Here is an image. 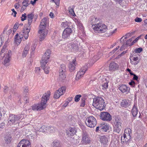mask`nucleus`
<instances>
[{
  "instance_id": "nucleus-1",
  "label": "nucleus",
  "mask_w": 147,
  "mask_h": 147,
  "mask_svg": "<svg viewBox=\"0 0 147 147\" xmlns=\"http://www.w3.org/2000/svg\"><path fill=\"white\" fill-rule=\"evenodd\" d=\"M89 23L92 25V27L96 33H104L107 28L105 24L100 23L99 19L94 16L90 17Z\"/></svg>"
},
{
  "instance_id": "nucleus-2",
  "label": "nucleus",
  "mask_w": 147,
  "mask_h": 147,
  "mask_svg": "<svg viewBox=\"0 0 147 147\" xmlns=\"http://www.w3.org/2000/svg\"><path fill=\"white\" fill-rule=\"evenodd\" d=\"M50 93L49 92H48L45 95H43L42 97L41 103L34 105L31 107L32 109L34 111H37L42 110L46 108L47 102L50 95Z\"/></svg>"
},
{
  "instance_id": "nucleus-3",
  "label": "nucleus",
  "mask_w": 147,
  "mask_h": 147,
  "mask_svg": "<svg viewBox=\"0 0 147 147\" xmlns=\"http://www.w3.org/2000/svg\"><path fill=\"white\" fill-rule=\"evenodd\" d=\"M48 22V19L46 18H44L41 21L38 31V33L40 34L39 38L40 41L43 40L47 34V30L46 28Z\"/></svg>"
},
{
  "instance_id": "nucleus-4",
  "label": "nucleus",
  "mask_w": 147,
  "mask_h": 147,
  "mask_svg": "<svg viewBox=\"0 0 147 147\" xmlns=\"http://www.w3.org/2000/svg\"><path fill=\"white\" fill-rule=\"evenodd\" d=\"M92 105L96 109L102 111L105 107L104 99L101 97L97 96L93 98Z\"/></svg>"
},
{
  "instance_id": "nucleus-5",
  "label": "nucleus",
  "mask_w": 147,
  "mask_h": 147,
  "mask_svg": "<svg viewBox=\"0 0 147 147\" xmlns=\"http://www.w3.org/2000/svg\"><path fill=\"white\" fill-rule=\"evenodd\" d=\"M114 126V127L113 131L119 134L122 128L121 120L117 117H115L113 120Z\"/></svg>"
},
{
  "instance_id": "nucleus-6",
  "label": "nucleus",
  "mask_w": 147,
  "mask_h": 147,
  "mask_svg": "<svg viewBox=\"0 0 147 147\" xmlns=\"http://www.w3.org/2000/svg\"><path fill=\"white\" fill-rule=\"evenodd\" d=\"M96 123V119L92 116L88 117L86 121V124L87 126L91 128L95 127Z\"/></svg>"
},
{
  "instance_id": "nucleus-7",
  "label": "nucleus",
  "mask_w": 147,
  "mask_h": 147,
  "mask_svg": "<svg viewBox=\"0 0 147 147\" xmlns=\"http://www.w3.org/2000/svg\"><path fill=\"white\" fill-rule=\"evenodd\" d=\"M22 115H10L9 118L8 123L10 124H15L18 122L20 119L23 117Z\"/></svg>"
},
{
  "instance_id": "nucleus-8",
  "label": "nucleus",
  "mask_w": 147,
  "mask_h": 147,
  "mask_svg": "<svg viewBox=\"0 0 147 147\" xmlns=\"http://www.w3.org/2000/svg\"><path fill=\"white\" fill-rule=\"evenodd\" d=\"M66 87L65 86H62L58 90H56L54 94V98H58L60 96L63 95L65 92Z\"/></svg>"
},
{
  "instance_id": "nucleus-9",
  "label": "nucleus",
  "mask_w": 147,
  "mask_h": 147,
  "mask_svg": "<svg viewBox=\"0 0 147 147\" xmlns=\"http://www.w3.org/2000/svg\"><path fill=\"white\" fill-rule=\"evenodd\" d=\"M81 142L83 144H87L90 143V140L87 132L84 131H82Z\"/></svg>"
},
{
  "instance_id": "nucleus-10",
  "label": "nucleus",
  "mask_w": 147,
  "mask_h": 147,
  "mask_svg": "<svg viewBox=\"0 0 147 147\" xmlns=\"http://www.w3.org/2000/svg\"><path fill=\"white\" fill-rule=\"evenodd\" d=\"M100 117L101 119L103 120L110 121L112 119L111 115L108 112H101L100 114Z\"/></svg>"
},
{
  "instance_id": "nucleus-11",
  "label": "nucleus",
  "mask_w": 147,
  "mask_h": 147,
  "mask_svg": "<svg viewBox=\"0 0 147 147\" xmlns=\"http://www.w3.org/2000/svg\"><path fill=\"white\" fill-rule=\"evenodd\" d=\"M72 32V30L70 28H67L63 32L62 37L63 38H67L70 36Z\"/></svg>"
},
{
  "instance_id": "nucleus-12",
  "label": "nucleus",
  "mask_w": 147,
  "mask_h": 147,
  "mask_svg": "<svg viewBox=\"0 0 147 147\" xmlns=\"http://www.w3.org/2000/svg\"><path fill=\"white\" fill-rule=\"evenodd\" d=\"M30 143L26 139L22 140L18 143L17 147H30Z\"/></svg>"
},
{
  "instance_id": "nucleus-13",
  "label": "nucleus",
  "mask_w": 147,
  "mask_h": 147,
  "mask_svg": "<svg viewBox=\"0 0 147 147\" xmlns=\"http://www.w3.org/2000/svg\"><path fill=\"white\" fill-rule=\"evenodd\" d=\"M87 69V67L86 65L82 67L80 69L79 71L77 73L76 76V79H79L83 76L84 74L85 71Z\"/></svg>"
},
{
  "instance_id": "nucleus-14",
  "label": "nucleus",
  "mask_w": 147,
  "mask_h": 147,
  "mask_svg": "<svg viewBox=\"0 0 147 147\" xmlns=\"http://www.w3.org/2000/svg\"><path fill=\"white\" fill-rule=\"evenodd\" d=\"M109 67L110 71H113L118 69L119 65L117 63L113 62L109 64Z\"/></svg>"
},
{
  "instance_id": "nucleus-15",
  "label": "nucleus",
  "mask_w": 147,
  "mask_h": 147,
  "mask_svg": "<svg viewBox=\"0 0 147 147\" xmlns=\"http://www.w3.org/2000/svg\"><path fill=\"white\" fill-rule=\"evenodd\" d=\"M100 141L102 144H107L109 141V137L107 136H101L99 137Z\"/></svg>"
},
{
  "instance_id": "nucleus-16",
  "label": "nucleus",
  "mask_w": 147,
  "mask_h": 147,
  "mask_svg": "<svg viewBox=\"0 0 147 147\" xmlns=\"http://www.w3.org/2000/svg\"><path fill=\"white\" fill-rule=\"evenodd\" d=\"M76 59H74L69 64V71L71 72L73 71L75 69V66L76 65Z\"/></svg>"
},
{
  "instance_id": "nucleus-17",
  "label": "nucleus",
  "mask_w": 147,
  "mask_h": 147,
  "mask_svg": "<svg viewBox=\"0 0 147 147\" xmlns=\"http://www.w3.org/2000/svg\"><path fill=\"white\" fill-rule=\"evenodd\" d=\"M100 131L101 132H104L107 131L109 130V125L107 124H102L100 125Z\"/></svg>"
},
{
  "instance_id": "nucleus-18",
  "label": "nucleus",
  "mask_w": 147,
  "mask_h": 147,
  "mask_svg": "<svg viewBox=\"0 0 147 147\" xmlns=\"http://www.w3.org/2000/svg\"><path fill=\"white\" fill-rule=\"evenodd\" d=\"M131 136L126 135L125 134H124L123 136H121V143L124 144L128 142L131 139Z\"/></svg>"
},
{
  "instance_id": "nucleus-19",
  "label": "nucleus",
  "mask_w": 147,
  "mask_h": 147,
  "mask_svg": "<svg viewBox=\"0 0 147 147\" xmlns=\"http://www.w3.org/2000/svg\"><path fill=\"white\" fill-rule=\"evenodd\" d=\"M127 38V37H125L124 36H123L120 39V41L121 42H124V43H125V45L126 46L127 45H129V46L131 45V42L132 40V38H131L128 40H127L126 42H125V41H126V39Z\"/></svg>"
},
{
  "instance_id": "nucleus-20",
  "label": "nucleus",
  "mask_w": 147,
  "mask_h": 147,
  "mask_svg": "<svg viewBox=\"0 0 147 147\" xmlns=\"http://www.w3.org/2000/svg\"><path fill=\"white\" fill-rule=\"evenodd\" d=\"M76 132V131L74 128H69V130L67 131V137H73L74 136V135L75 134Z\"/></svg>"
},
{
  "instance_id": "nucleus-21",
  "label": "nucleus",
  "mask_w": 147,
  "mask_h": 147,
  "mask_svg": "<svg viewBox=\"0 0 147 147\" xmlns=\"http://www.w3.org/2000/svg\"><path fill=\"white\" fill-rule=\"evenodd\" d=\"M119 89L122 93L128 92L129 90V87H128L125 85L123 84L120 86L119 87Z\"/></svg>"
},
{
  "instance_id": "nucleus-22",
  "label": "nucleus",
  "mask_w": 147,
  "mask_h": 147,
  "mask_svg": "<svg viewBox=\"0 0 147 147\" xmlns=\"http://www.w3.org/2000/svg\"><path fill=\"white\" fill-rule=\"evenodd\" d=\"M130 105V102L128 100H122L121 102V105L122 107H129Z\"/></svg>"
},
{
  "instance_id": "nucleus-23",
  "label": "nucleus",
  "mask_w": 147,
  "mask_h": 147,
  "mask_svg": "<svg viewBox=\"0 0 147 147\" xmlns=\"http://www.w3.org/2000/svg\"><path fill=\"white\" fill-rule=\"evenodd\" d=\"M67 139L73 144H76L78 142V140L76 136H74L73 137H67Z\"/></svg>"
},
{
  "instance_id": "nucleus-24",
  "label": "nucleus",
  "mask_w": 147,
  "mask_h": 147,
  "mask_svg": "<svg viewBox=\"0 0 147 147\" xmlns=\"http://www.w3.org/2000/svg\"><path fill=\"white\" fill-rule=\"evenodd\" d=\"M23 38V36L21 35L19 36L18 34H17L15 37V42L17 45H19L21 42Z\"/></svg>"
},
{
  "instance_id": "nucleus-25",
  "label": "nucleus",
  "mask_w": 147,
  "mask_h": 147,
  "mask_svg": "<svg viewBox=\"0 0 147 147\" xmlns=\"http://www.w3.org/2000/svg\"><path fill=\"white\" fill-rule=\"evenodd\" d=\"M137 107V104H135L133 106V108L132 109L131 113L133 116L134 117H136L138 113Z\"/></svg>"
},
{
  "instance_id": "nucleus-26",
  "label": "nucleus",
  "mask_w": 147,
  "mask_h": 147,
  "mask_svg": "<svg viewBox=\"0 0 147 147\" xmlns=\"http://www.w3.org/2000/svg\"><path fill=\"white\" fill-rule=\"evenodd\" d=\"M130 60L131 63L132 65H137L139 62L140 61L138 57H133L132 60Z\"/></svg>"
},
{
  "instance_id": "nucleus-27",
  "label": "nucleus",
  "mask_w": 147,
  "mask_h": 147,
  "mask_svg": "<svg viewBox=\"0 0 147 147\" xmlns=\"http://www.w3.org/2000/svg\"><path fill=\"white\" fill-rule=\"evenodd\" d=\"M29 49V46L27 45L24 48V50L22 54V57H25L28 53V51Z\"/></svg>"
},
{
  "instance_id": "nucleus-28",
  "label": "nucleus",
  "mask_w": 147,
  "mask_h": 147,
  "mask_svg": "<svg viewBox=\"0 0 147 147\" xmlns=\"http://www.w3.org/2000/svg\"><path fill=\"white\" fill-rule=\"evenodd\" d=\"M49 61V60L48 59L43 58V57H42V59L40 61L41 67L42 68H44L48 62Z\"/></svg>"
},
{
  "instance_id": "nucleus-29",
  "label": "nucleus",
  "mask_w": 147,
  "mask_h": 147,
  "mask_svg": "<svg viewBox=\"0 0 147 147\" xmlns=\"http://www.w3.org/2000/svg\"><path fill=\"white\" fill-rule=\"evenodd\" d=\"M50 127H47V126L42 125L39 128H37V130L40 132H45L47 131V129H49Z\"/></svg>"
},
{
  "instance_id": "nucleus-30",
  "label": "nucleus",
  "mask_w": 147,
  "mask_h": 147,
  "mask_svg": "<svg viewBox=\"0 0 147 147\" xmlns=\"http://www.w3.org/2000/svg\"><path fill=\"white\" fill-rule=\"evenodd\" d=\"M51 51L49 49L47 50L45 52V54L43 55L42 57L43 58L49 60L50 58V55L51 54Z\"/></svg>"
},
{
  "instance_id": "nucleus-31",
  "label": "nucleus",
  "mask_w": 147,
  "mask_h": 147,
  "mask_svg": "<svg viewBox=\"0 0 147 147\" xmlns=\"http://www.w3.org/2000/svg\"><path fill=\"white\" fill-rule=\"evenodd\" d=\"M53 147H62V144L58 140H55L53 142Z\"/></svg>"
},
{
  "instance_id": "nucleus-32",
  "label": "nucleus",
  "mask_w": 147,
  "mask_h": 147,
  "mask_svg": "<svg viewBox=\"0 0 147 147\" xmlns=\"http://www.w3.org/2000/svg\"><path fill=\"white\" fill-rule=\"evenodd\" d=\"M70 46H71V48L73 49L74 51H76L78 49V45L74 43H71L69 45V47H70Z\"/></svg>"
},
{
  "instance_id": "nucleus-33",
  "label": "nucleus",
  "mask_w": 147,
  "mask_h": 147,
  "mask_svg": "<svg viewBox=\"0 0 147 147\" xmlns=\"http://www.w3.org/2000/svg\"><path fill=\"white\" fill-rule=\"evenodd\" d=\"M65 73L66 72H59V78L60 80H63L65 78Z\"/></svg>"
},
{
  "instance_id": "nucleus-34",
  "label": "nucleus",
  "mask_w": 147,
  "mask_h": 147,
  "mask_svg": "<svg viewBox=\"0 0 147 147\" xmlns=\"http://www.w3.org/2000/svg\"><path fill=\"white\" fill-rule=\"evenodd\" d=\"M9 56H5V59L4 62V65L6 66H7L9 65Z\"/></svg>"
},
{
  "instance_id": "nucleus-35",
  "label": "nucleus",
  "mask_w": 147,
  "mask_h": 147,
  "mask_svg": "<svg viewBox=\"0 0 147 147\" xmlns=\"http://www.w3.org/2000/svg\"><path fill=\"white\" fill-rule=\"evenodd\" d=\"M68 11L69 14L73 16H75L76 15L74 11V8L71 7H69L68 8Z\"/></svg>"
},
{
  "instance_id": "nucleus-36",
  "label": "nucleus",
  "mask_w": 147,
  "mask_h": 147,
  "mask_svg": "<svg viewBox=\"0 0 147 147\" xmlns=\"http://www.w3.org/2000/svg\"><path fill=\"white\" fill-rule=\"evenodd\" d=\"M6 47V46H4V47L2 48L1 51V53L0 54V57H1V59H3V57H5V53L4 52L5 51Z\"/></svg>"
},
{
  "instance_id": "nucleus-37",
  "label": "nucleus",
  "mask_w": 147,
  "mask_h": 147,
  "mask_svg": "<svg viewBox=\"0 0 147 147\" xmlns=\"http://www.w3.org/2000/svg\"><path fill=\"white\" fill-rule=\"evenodd\" d=\"M66 67L65 65L64 64L61 65L60 68L59 72H66Z\"/></svg>"
},
{
  "instance_id": "nucleus-38",
  "label": "nucleus",
  "mask_w": 147,
  "mask_h": 147,
  "mask_svg": "<svg viewBox=\"0 0 147 147\" xmlns=\"http://www.w3.org/2000/svg\"><path fill=\"white\" fill-rule=\"evenodd\" d=\"M29 27V28H26V32L24 35V37L25 39H27L29 36V33L30 32V28Z\"/></svg>"
},
{
  "instance_id": "nucleus-39",
  "label": "nucleus",
  "mask_w": 147,
  "mask_h": 147,
  "mask_svg": "<svg viewBox=\"0 0 147 147\" xmlns=\"http://www.w3.org/2000/svg\"><path fill=\"white\" fill-rule=\"evenodd\" d=\"M131 133V130L129 128H127L125 129V134L126 135H128L129 136H131L130 134Z\"/></svg>"
},
{
  "instance_id": "nucleus-40",
  "label": "nucleus",
  "mask_w": 147,
  "mask_h": 147,
  "mask_svg": "<svg viewBox=\"0 0 147 147\" xmlns=\"http://www.w3.org/2000/svg\"><path fill=\"white\" fill-rule=\"evenodd\" d=\"M28 2V0H24L22 3L23 6L26 7L30 4Z\"/></svg>"
},
{
  "instance_id": "nucleus-41",
  "label": "nucleus",
  "mask_w": 147,
  "mask_h": 147,
  "mask_svg": "<svg viewBox=\"0 0 147 147\" xmlns=\"http://www.w3.org/2000/svg\"><path fill=\"white\" fill-rule=\"evenodd\" d=\"M72 97H69L67 99V100L63 104V106L64 107H66L68 105L69 103L72 100Z\"/></svg>"
},
{
  "instance_id": "nucleus-42",
  "label": "nucleus",
  "mask_w": 147,
  "mask_h": 147,
  "mask_svg": "<svg viewBox=\"0 0 147 147\" xmlns=\"http://www.w3.org/2000/svg\"><path fill=\"white\" fill-rule=\"evenodd\" d=\"M108 83L106 81L103 84H102V89L103 90H105L108 88Z\"/></svg>"
},
{
  "instance_id": "nucleus-43",
  "label": "nucleus",
  "mask_w": 147,
  "mask_h": 147,
  "mask_svg": "<svg viewBox=\"0 0 147 147\" xmlns=\"http://www.w3.org/2000/svg\"><path fill=\"white\" fill-rule=\"evenodd\" d=\"M28 87H26L25 88L23 91V95L27 96L28 95Z\"/></svg>"
},
{
  "instance_id": "nucleus-44",
  "label": "nucleus",
  "mask_w": 147,
  "mask_h": 147,
  "mask_svg": "<svg viewBox=\"0 0 147 147\" xmlns=\"http://www.w3.org/2000/svg\"><path fill=\"white\" fill-rule=\"evenodd\" d=\"M86 98L84 97L82 98L81 100L80 106L84 107L85 104Z\"/></svg>"
},
{
  "instance_id": "nucleus-45",
  "label": "nucleus",
  "mask_w": 147,
  "mask_h": 147,
  "mask_svg": "<svg viewBox=\"0 0 147 147\" xmlns=\"http://www.w3.org/2000/svg\"><path fill=\"white\" fill-rule=\"evenodd\" d=\"M81 97V95L80 94L77 95L75 98V101L76 102H78L80 100V98Z\"/></svg>"
},
{
  "instance_id": "nucleus-46",
  "label": "nucleus",
  "mask_w": 147,
  "mask_h": 147,
  "mask_svg": "<svg viewBox=\"0 0 147 147\" xmlns=\"http://www.w3.org/2000/svg\"><path fill=\"white\" fill-rule=\"evenodd\" d=\"M142 51V48L139 47L136 49L134 50V52L137 53H139Z\"/></svg>"
},
{
  "instance_id": "nucleus-47",
  "label": "nucleus",
  "mask_w": 147,
  "mask_h": 147,
  "mask_svg": "<svg viewBox=\"0 0 147 147\" xmlns=\"http://www.w3.org/2000/svg\"><path fill=\"white\" fill-rule=\"evenodd\" d=\"M44 70V71L46 74H47L49 73V66H47L46 67H45L44 68H42Z\"/></svg>"
},
{
  "instance_id": "nucleus-48",
  "label": "nucleus",
  "mask_w": 147,
  "mask_h": 147,
  "mask_svg": "<svg viewBox=\"0 0 147 147\" xmlns=\"http://www.w3.org/2000/svg\"><path fill=\"white\" fill-rule=\"evenodd\" d=\"M24 96V97L23 98L24 101V103H28L29 102H28V101H29L28 98L27 96Z\"/></svg>"
},
{
  "instance_id": "nucleus-49",
  "label": "nucleus",
  "mask_w": 147,
  "mask_h": 147,
  "mask_svg": "<svg viewBox=\"0 0 147 147\" xmlns=\"http://www.w3.org/2000/svg\"><path fill=\"white\" fill-rule=\"evenodd\" d=\"M26 13L22 14V17H21V20L22 21H23L26 19L27 16H26Z\"/></svg>"
},
{
  "instance_id": "nucleus-50",
  "label": "nucleus",
  "mask_w": 147,
  "mask_h": 147,
  "mask_svg": "<svg viewBox=\"0 0 147 147\" xmlns=\"http://www.w3.org/2000/svg\"><path fill=\"white\" fill-rule=\"evenodd\" d=\"M51 1L54 2L57 6H59V4L60 0H51Z\"/></svg>"
},
{
  "instance_id": "nucleus-51",
  "label": "nucleus",
  "mask_w": 147,
  "mask_h": 147,
  "mask_svg": "<svg viewBox=\"0 0 147 147\" xmlns=\"http://www.w3.org/2000/svg\"><path fill=\"white\" fill-rule=\"evenodd\" d=\"M11 138H7V137H5L4 138V140H5L7 144L11 142Z\"/></svg>"
},
{
  "instance_id": "nucleus-52",
  "label": "nucleus",
  "mask_w": 147,
  "mask_h": 147,
  "mask_svg": "<svg viewBox=\"0 0 147 147\" xmlns=\"http://www.w3.org/2000/svg\"><path fill=\"white\" fill-rule=\"evenodd\" d=\"M28 20V26L27 28H29V27L30 28V30L31 26H30V25L31 24H32V20Z\"/></svg>"
},
{
  "instance_id": "nucleus-53",
  "label": "nucleus",
  "mask_w": 147,
  "mask_h": 147,
  "mask_svg": "<svg viewBox=\"0 0 147 147\" xmlns=\"http://www.w3.org/2000/svg\"><path fill=\"white\" fill-rule=\"evenodd\" d=\"M68 23L67 22H63L61 24L62 26L64 28H65L66 27L68 26Z\"/></svg>"
},
{
  "instance_id": "nucleus-54",
  "label": "nucleus",
  "mask_w": 147,
  "mask_h": 147,
  "mask_svg": "<svg viewBox=\"0 0 147 147\" xmlns=\"http://www.w3.org/2000/svg\"><path fill=\"white\" fill-rule=\"evenodd\" d=\"M33 15L32 14H28V20H32L33 18Z\"/></svg>"
},
{
  "instance_id": "nucleus-55",
  "label": "nucleus",
  "mask_w": 147,
  "mask_h": 147,
  "mask_svg": "<svg viewBox=\"0 0 147 147\" xmlns=\"http://www.w3.org/2000/svg\"><path fill=\"white\" fill-rule=\"evenodd\" d=\"M47 127H50L49 129H47V131H49L50 132H53V130L54 129V128L53 127H50V126H47Z\"/></svg>"
},
{
  "instance_id": "nucleus-56",
  "label": "nucleus",
  "mask_w": 147,
  "mask_h": 147,
  "mask_svg": "<svg viewBox=\"0 0 147 147\" xmlns=\"http://www.w3.org/2000/svg\"><path fill=\"white\" fill-rule=\"evenodd\" d=\"M11 52L10 50H9L8 51L6 55H5V56H9V57L10 58L11 56Z\"/></svg>"
},
{
  "instance_id": "nucleus-57",
  "label": "nucleus",
  "mask_w": 147,
  "mask_h": 147,
  "mask_svg": "<svg viewBox=\"0 0 147 147\" xmlns=\"http://www.w3.org/2000/svg\"><path fill=\"white\" fill-rule=\"evenodd\" d=\"M135 22H140L142 21V19L141 18L137 17L135 19Z\"/></svg>"
},
{
  "instance_id": "nucleus-58",
  "label": "nucleus",
  "mask_w": 147,
  "mask_h": 147,
  "mask_svg": "<svg viewBox=\"0 0 147 147\" xmlns=\"http://www.w3.org/2000/svg\"><path fill=\"white\" fill-rule=\"evenodd\" d=\"M40 69L39 67H36L35 68V72L37 74H39L40 73Z\"/></svg>"
},
{
  "instance_id": "nucleus-59",
  "label": "nucleus",
  "mask_w": 147,
  "mask_h": 147,
  "mask_svg": "<svg viewBox=\"0 0 147 147\" xmlns=\"http://www.w3.org/2000/svg\"><path fill=\"white\" fill-rule=\"evenodd\" d=\"M119 46L117 47L115 49L113 50L112 51L110 52V54L112 55L119 48Z\"/></svg>"
},
{
  "instance_id": "nucleus-60",
  "label": "nucleus",
  "mask_w": 147,
  "mask_h": 147,
  "mask_svg": "<svg viewBox=\"0 0 147 147\" xmlns=\"http://www.w3.org/2000/svg\"><path fill=\"white\" fill-rule=\"evenodd\" d=\"M26 28H24V29L23 30V31L22 32H20V33L19 35V36H20L21 35H22L23 36V37L24 36V35L25 33V32L26 31Z\"/></svg>"
},
{
  "instance_id": "nucleus-61",
  "label": "nucleus",
  "mask_w": 147,
  "mask_h": 147,
  "mask_svg": "<svg viewBox=\"0 0 147 147\" xmlns=\"http://www.w3.org/2000/svg\"><path fill=\"white\" fill-rule=\"evenodd\" d=\"M129 84L131 86L133 87H134L135 86V82L134 81L132 80L131 82H129Z\"/></svg>"
},
{
  "instance_id": "nucleus-62",
  "label": "nucleus",
  "mask_w": 147,
  "mask_h": 147,
  "mask_svg": "<svg viewBox=\"0 0 147 147\" xmlns=\"http://www.w3.org/2000/svg\"><path fill=\"white\" fill-rule=\"evenodd\" d=\"M36 47V45L35 44L33 45L31 47V50L32 51H34Z\"/></svg>"
},
{
  "instance_id": "nucleus-63",
  "label": "nucleus",
  "mask_w": 147,
  "mask_h": 147,
  "mask_svg": "<svg viewBox=\"0 0 147 147\" xmlns=\"http://www.w3.org/2000/svg\"><path fill=\"white\" fill-rule=\"evenodd\" d=\"M117 31V29L115 28L113 31H111V30L110 31V34L111 35H112V34H113L116 32Z\"/></svg>"
},
{
  "instance_id": "nucleus-64",
  "label": "nucleus",
  "mask_w": 147,
  "mask_h": 147,
  "mask_svg": "<svg viewBox=\"0 0 147 147\" xmlns=\"http://www.w3.org/2000/svg\"><path fill=\"white\" fill-rule=\"evenodd\" d=\"M68 119L69 120H70V121H72L74 119V118L72 115H69L68 117Z\"/></svg>"
}]
</instances>
